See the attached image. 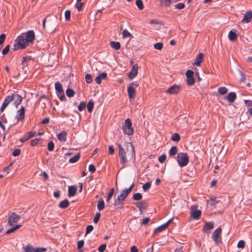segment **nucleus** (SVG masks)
Masks as SVG:
<instances>
[{"instance_id":"obj_59","label":"nucleus","mask_w":252,"mask_h":252,"mask_svg":"<svg viewBox=\"0 0 252 252\" xmlns=\"http://www.w3.org/2000/svg\"><path fill=\"white\" fill-rule=\"evenodd\" d=\"M40 140V139H38V138H36V139L32 140L31 141V146L34 147V146L37 145Z\"/></svg>"},{"instance_id":"obj_44","label":"nucleus","mask_w":252,"mask_h":252,"mask_svg":"<svg viewBox=\"0 0 252 252\" xmlns=\"http://www.w3.org/2000/svg\"><path fill=\"white\" fill-rule=\"evenodd\" d=\"M122 34L124 38L130 37L131 34L126 29H124L122 32Z\"/></svg>"},{"instance_id":"obj_9","label":"nucleus","mask_w":252,"mask_h":252,"mask_svg":"<svg viewBox=\"0 0 252 252\" xmlns=\"http://www.w3.org/2000/svg\"><path fill=\"white\" fill-rule=\"evenodd\" d=\"M221 228H217L213 233L212 238L217 245H219L221 243V239L220 236Z\"/></svg>"},{"instance_id":"obj_43","label":"nucleus","mask_w":252,"mask_h":252,"mask_svg":"<svg viewBox=\"0 0 252 252\" xmlns=\"http://www.w3.org/2000/svg\"><path fill=\"white\" fill-rule=\"evenodd\" d=\"M132 198L134 200H140L142 198V195L140 193H136L133 195Z\"/></svg>"},{"instance_id":"obj_6","label":"nucleus","mask_w":252,"mask_h":252,"mask_svg":"<svg viewBox=\"0 0 252 252\" xmlns=\"http://www.w3.org/2000/svg\"><path fill=\"white\" fill-rule=\"evenodd\" d=\"M198 206L196 205H193L190 207V216L195 220H198L201 215V211L197 209Z\"/></svg>"},{"instance_id":"obj_39","label":"nucleus","mask_w":252,"mask_h":252,"mask_svg":"<svg viewBox=\"0 0 252 252\" xmlns=\"http://www.w3.org/2000/svg\"><path fill=\"white\" fill-rule=\"evenodd\" d=\"M171 140L175 142H178L180 140V136L178 133H175L172 135Z\"/></svg>"},{"instance_id":"obj_50","label":"nucleus","mask_w":252,"mask_h":252,"mask_svg":"<svg viewBox=\"0 0 252 252\" xmlns=\"http://www.w3.org/2000/svg\"><path fill=\"white\" fill-rule=\"evenodd\" d=\"M86 104L85 102L82 101L80 102L79 105L78 106V109L79 111H82L85 109Z\"/></svg>"},{"instance_id":"obj_32","label":"nucleus","mask_w":252,"mask_h":252,"mask_svg":"<svg viewBox=\"0 0 252 252\" xmlns=\"http://www.w3.org/2000/svg\"><path fill=\"white\" fill-rule=\"evenodd\" d=\"M111 47L116 50H119L121 48V44L119 42L111 41L110 43Z\"/></svg>"},{"instance_id":"obj_60","label":"nucleus","mask_w":252,"mask_h":252,"mask_svg":"<svg viewBox=\"0 0 252 252\" xmlns=\"http://www.w3.org/2000/svg\"><path fill=\"white\" fill-rule=\"evenodd\" d=\"M83 3L81 1H77L75 4V6L77 10L79 11L81 10Z\"/></svg>"},{"instance_id":"obj_38","label":"nucleus","mask_w":252,"mask_h":252,"mask_svg":"<svg viewBox=\"0 0 252 252\" xmlns=\"http://www.w3.org/2000/svg\"><path fill=\"white\" fill-rule=\"evenodd\" d=\"M94 106V103L93 100L89 101L87 104V109L89 112L91 113L93 111Z\"/></svg>"},{"instance_id":"obj_37","label":"nucleus","mask_w":252,"mask_h":252,"mask_svg":"<svg viewBox=\"0 0 252 252\" xmlns=\"http://www.w3.org/2000/svg\"><path fill=\"white\" fill-rule=\"evenodd\" d=\"M171 0H160V3L161 6L165 7L169 6L171 4Z\"/></svg>"},{"instance_id":"obj_64","label":"nucleus","mask_w":252,"mask_h":252,"mask_svg":"<svg viewBox=\"0 0 252 252\" xmlns=\"http://www.w3.org/2000/svg\"><path fill=\"white\" fill-rule=\"evenodd\" d=\"M106 244H102L101 245H100L98 248V251L99 252H104V251L106 249Z\"/></svg>"},{"instance_id":"obj_57","label":"nucleus","mask_w":252,"mask_h":252,"mask_svg":"<svg viewBox=\"0 0 252 252\" xmlns=\"http://www.w3.org/2000/svg\"><path fill=\"white\" fill-rule=\"evenodd\" d=\"M166 158V156L165 154L161 155L159 158H158V161L160 163H163Z\"/></svg>"},{"instance_id":"obj_11","label":"nucleus","mask_w":252,"mask_h":252,"mask_svg":"<svg viewBox=\"0 0 252 252\" xmlns=\"http://www.w3.org/2000/svg\"><path fill=\"white\" fill-rule=\"evenodd\" d=\"M11 96L12 97V101H13V105L17 108L18 106L22 103V97L16 92L11 94Z\"/></svg>"},{"instance_id":"obj_14","label":"nucleus","mask_w":252,"mask_h":252,"mask_svg":"<svg viewBox=\"0 0 252 252\" xmlns=\"http://www.w3.org/2000/svg\"><path fill=\"white\" fill-rule=\"evenodd\" d=\"M173 220V218H171L170 220H169L166 223L162 224L160 226H158L154 230V233H158L161 232L163 231V230H165L169 224Z\"/></svg>"},{"instance_id":"obj_46","label":"nucleus","mask_w":252,"mask_h":252,"mask_svg":"<svg viewBox=\"0 0 252 252\" xmlns=\"http://www.w3.org/2000/svg\"><path fill=\"white\" fill-rule=\"evenodd\" d=\"M54 147L55 145L54 142L52 141L49 142L47 145L48 150L50 152H52L54 150Z\"/></svg>"},{"instance_id":"obj_5","label":"nucleus","mask_w":252,"mask_h":252,"mask_svg":"<svg viewBox=\"0 0 252 252\" xmlns=\"http://www.w3.org/2000/svg\"><path fill=\"white\" fill-rule=\"evenodd\" d=\"M123 132L128 135L133 134L134 130L132 126V123L130 119H126L125 121V124L122 126Z\"/></svg>"},{"instance_id":"obj_29","label":"nucleus","mask_w":252,"mask_h":252,"mask_svg":"<svg viewBox=\"0 0 252 252\" xmlns=\"http://www.w3.org/2000/svg\"><path fill=\"white\" fill-rule=\"evenodd\" d=\"M228 38L231 41H234L237 39V34L235 32L230 31L228 33Z\"/></svg>"},{"instance_id":"obj_49","label":"nucleus","mask_w":252,"mask_h":252,"mask_svg":"<svg viewBox=\"0 0 252 252\" xmlns=\"http://www.w3.org/2000/svg\"><path fill=\"white\" fill-rule=\"evenodd\" d=\"M86 81L88 84H90L93 81V77L90 74H87L85 75Z\"/></svg>"},{"instance_id":"obj_33","label":"nucleus","mask_w":252,"mask_h":252,"mask_svg":"<svg viewBox=\"0 0 252 252\" xmlns=\"http://www.w3.org/2000/svg\"><path fill=\"white\" fill-rule=\"evenodd\" d=\"M177 152H178L177 147L176 146H172L170 148V149L169 151V155L171 157L174 156L177 154Z\"/></svg>"},{"instance_id":"obj_26","label":"nucleus","mask_w":252,"mask_h":252,"mask_svg":"<svg viewBox=\"0 0 252 252\" xmlns=\"http://www.w3.org/2000/svg\"><path fill=\"white\" fill-rule=\"evenodd\" d=\"M77 189L74 186H71L68 187V195L69 196H73L75 195Z\"/></svg>"},{"instance_id":"obj_54","label":"nucleus","mask_w":252,"mask_h":252,"mask_svg":"<svg viewBox=\"0 0 252 252\" xmlns=\"http://www.w3.org/2000/svg\"><path fill=\"white\" fill-rule=\"evenodd\" d=\"M154 48L157 50H161L163 48V44L161 42H158L154 44Z\"/></svg>"},{"instance_id":"obj_4","label":"nucleus","mask_w":252,"mask_h":252,"mask_svg":"<svg viewBox=\"0 0 252 252\" xmlns=\"http://www.w3.org/2000/svg\"><path fill=\"white\" fill-rule=\"evenodd\" d=\"M138 81H134L127 86V93L130 99H134L136 96L135 89L138 86Z\"/></svg>"},{"instance_id":"obj_34","label":"nucleus","mask_w":252,"mask_h":252,"mask_svg":"<svg viewBox=\"0 0 252 252\" xmlns=\"http://www.w3.org/2000/svg\"><path fill=\"white\" fill-rule=\"evenodd\" d=\"M80 157V155L79 153H78L69 159V162L71 163H75L79 160Z\"/></svg>"},{"instance_id":"obj_35","label":"nucleus","mask_w":252,"mask_h":252,"mask_svg":"<svg viewBox=\"0 0 252 252\" xmlns=\"http://www.w3.org/2000/svg\"><path fill=\"white\" fill-rule=\"evenodd\" d=\"M97 209L100 211L102 210L104 208V202L103 200L101 199L100 200H98V203L97 205Z\"/></svg>"},{"instance_id":"obj_16","label":"nucleus","mask_w":252,"mask_h":252,"mask_svg":"<svg viewBox=\"0 0 252 252\" xmlns=\"http://www.w3.org/2000/svg\"><path fill=\"white\" fill-rule=\"evenodd\" d=\"M25 109L24 106H22L20 109L18 110L15 116V119L17 121H23L25 118Z\"/></svg>"},{"instance_id":"obj_19","label":"nucleus","mask_w":252,"mask_h":252,"mask_svg":"<svg viewBox=\"0 0 252 252\" xmlns=\"http://www.w3.org/2000/svg\"><path fill=\"white\" fill-rule=\"evenodd\" d=\"M252 19V12L251 11H247L244 15L243 19L242 20L243 23H249Z\"/></svg>"},{"instance_id":"obj_17","label":"nucleus","mask_w":252,"mask_h":252,"mask_svg":"<svg viewBox=\"0 0 252 252\" xmlns=\"http://www.w3.org/2000/svg\"><path fill=\"white\" fill-rule=\"evenodd\" d=\"M139 66L138 64L136 63L134 64L132 66L131 70H130L129 74H128V78L129 79H132L134 77H136L138 73Z\"/></svg>"},{"instance_id":"obj_22","label":"nucleus","mask_w":252,"mask_h":252,"mask_svg":"<svg viewBox=\"0 0 252 252\" xmlns=\"http://www.w3.org/2000/svg\"><path fill=\"white\" fill-rule=\"evenodd\" d=\"M107 74L106 72H102L100 73L95 79V81L97 84H99L101 82L102 79H104L107 77Z\"/></svg>"},{"instance_id":"obj_3","label":"nucleus","mask_w":252,"mask_h":252,"mask_svg":"<svg viewBox=\"0 0 252 252\" xmlns=\"http://www.w3.org/2000/svg\"><path fill=\"white\" fill-rule=\"evenodd\" d=\"M177 161L179 166L183 167L187 166L189 162V157L186 153H179L177 157Z\"/></svg>"},{"instance_id":"obj_27","label":"nucleus","mask_w":252,"mask_h":252,"mask_svg":"<svg viewBox=\"0 0 252 252\" xmlns=\"http://www.w3.org/2000/svg\"><path fill=\"white\" fill-rule=\"evenodd\" d=\"M69 203L67 199H65L63 200L60 202L59 204V207L61 209L66 208L69 206Z\"/></svg>"},{"instance_id":"obj_20","label":"nucleus","mask_w":252,"mask_h":252,"mask_svg":"<svg viewBox=\"0 0 252 252\" xmlns=\"http://www.w3.org/2000/svg\"><path fill=\"white\" fill-rule=\"evenodd\" d=\"M36 133V132L31 131L27 133L26 135L23 136L20 139V141L23 143L32 138Z\"/></svg>"},{"instance_id":"obj_31","label":"nucleus","mask_w":252,"mask_h":252,"mask_svg":"<svg viewBox=\"0 0 252 252\" xmlns=\"http://www.w3.org/2000/svg\"><path fill=\"white\" fill-rule=\"evenodd\" d=\"M114 205L118 209H122L123 207V201L117 198L114 201Z\"/></svg>"},{"instance_id":"obj_28","label":"nucleus","mask_w":252,"mask_h":252,"mask_svg":"<svg viewBox=\"0 0 252 252\" xmlns=\"http://www.w3.org/2000/svg\"><path fill=\"white\" fill-rule=\"evenodd\" d=\"M135 205L138 208L139 210H141V209H144L145 210H146L147 207L146 202L144 200L136 202Z\"/></svg>"},{"instance_id":"obj_41","label":"nucleus","mask_w":252,"mask_h":252,"mask_svg":"<svg viewBox=\"0 0 252 252\" xmlns=\"http://www.w3.org/2000/svg\"><path fill=\"white\" fill-rule=\"evenodd\" d=\"M218 92L220 94H224L227 93L228 89L225 87H220L218 89Z\"/></svg>"},{"instance_id":"obj_2","label":"nucleus","mask_w":252,"mask_h":252,"mask_svg":"<svg viewBox=\"0 0 252 252\" xmlns=\"http://www.w3.org/2000/svg\"><path fill=\"white\" fill-rule=\"evenodd\" d=\"M58 19L56 16H49L43 21V27L48 32H53L58 26Z\"/></svg>"},{"instance_id":"obj_42","label":"nucleus","mask_w":252,"mask_h":252,"mask_svg":"<svg viewBox=\"0 0 252 252\" xmlns=\"http://www.w3.org/2000/svg\"><path fill=\"white\" fill-rule=\"evenodd\" d=\"M151 182H148L144 184L142 186V189L145 192H146L150 189V188H151Z\"/></svg>"},{"instance_id":"obj_13","label":"nucleus","mask_w":252,"mask_h":252,"mask_svg":"<svg viewBox=\"0 0 252 252\" xmlns=\"http://www.w3.org/2000/svg\"><path fill=\"white\" fill-rule=\"evenodd\" d=\"M20 218V216L15 213H12L8 219V224L10 226H13L17 222Z\"/></svg>"},{"instance_id":"obj_25","label":"nucleus","mask_w":252,"mask_h":252,"mask_svg":"<svg viewBox=\"0 0 252 252\" xmlns=\"http://www.w3.org/2000/svg\"><path fill=\"white\" fill-rule=\"evenodd\" d=\"M236 97V94L235 92H231L228 94L226 99H227L229 102L232 103L235 100Z\"/></svg>"},{"instance_id":"obj_51","label":"nucleus","mask_w":252,"mask_h":252,"mask_svg":"<svg viewBox=\"0 0 252 252\" xmlns=\"http://www.w3.org/2000/svg\"><path fill=\"white\" fill-rule=\"evenodd\" d=\"M207 202H209L210 205L214 206L218 202V201L215 198L210 197L209 201L208 200Z\"/></svg>"},{"instance_id":"obj_58","label":"nucleus","mask_w":252,"mask_h":252,"mask_svg":"<svg viewBox=\"0 0 252 252\" xmlns=\"http://www.w3.org/2000/svg\"><path fill=\"white\" fill-rule=\"evenodd\" d=\"M84 244V241L83 240H80L77 243V249L80 250L82 249Z\"/></svg>"},{"instance_id":"obj_18","label":"nucleus","mask_w":252,"mask_h":252,"mask_svg":"<svg viewBox=\"0 0 252 252\" xmlns=\"http://www.w3.org/2000/svg\"><path fill=\"white\" fill-rule=\"evenodd\" d=\"M12 97L11 96V94L7 95L6 97L5 98L3 103L2 104L0 108V112H2L4 109L6 108V107L11 102Z\"/></svg>"},{"instance_id":"obj_8","label":"nucleus","mask_w":252,"mask_h":252,"mask_svg":"<svg viewBox=\"0 0 252 252\" xmlns=\"http://www.w3.org/2000/svg\"><path fill=\"white\" fill-rule=\"evenodd\" d=\"M194 72L191 70H188L186 73L187 78V84L190 86L195 83V79L193 77Z\"/></svg>"},{"instance_id":"obj_40","label":"nucleus","mask_w":252,"mask_h":252,"mask_svg":"<svg viewBox=\"0 0 252 252\" xmlns=\"http://www.w3.org/2000/svg\"><path fill=\"white\" fill-rule=\"evenodd\" d=\"M66 94L68 97H72L74 95V92L72 89L68 88L66 90Z\"/></svg>"},{"instance_id":"obj_47","label":"nucleus","mask_w":252,"mask_h":252,"mask_svg":"<svg viewBox=\"0 0 252 252\" xmlns=\"http://www.w3.org/2000/svg\"><path fill=\"white\" fill-rule=\"evenodd\" d=\"M114 189L113 188H111L110 189L109 192L108 193L107 197L106 199V202H108L109 200L111 199L113 193H114Z\"/></svg>"},{"instance_id":"obj_23","label":"nucleus","mask_w":252,"mask_h":252,"mask_svg":"<svg viewBox=\"0 0 252 252\" xmlns=\"http://www.w3.org/2000/svg\"><path fill=\"white\" fill-rule=\"evenodd\" d=\"M67 133L65 131L57 134V137L58 139L61 142H65L66 140Z\"/></svg>"},{"instance_id":"obj_36","label":"nucleus","mask_w":252,"mask_h":252,"mask_svg":"<svg viewBox=\"0 0 252 252\" xmlns=\"http://www.w3.org/2000/svg\"><path fill=\"white\" fill-rule=\"evenodd\" d=\"M59 99L62 101H65L66 100V98L64 95V91L62 93H59L56 94Z\"/></svg>"},{"instance_id":"obj_61","label":"nucleus","mask_w":252,"mask_h":252,"mask_svg":"<svg viewBox=\"0 0 252 252\" xmlns=\"http://www.w3.org/2000/svg\"><path fill=\"white\" fill-rule=\"evenodd\" d=\"M237 247L243 249L245 247V242L243 240H240L237 244Z\"/></svg>"},{"instance_id":"obj_10","label":"nucleus","mask_w":252,"mask_h":252,"mask_svg":"<svg viewBox=\"0 0 252 252\" xmlns=\"http://www.w3.org/2000/svg\"><path fill=\"white\" fill-rule=\"evenodd\" d=\"M134 186V183H132V184L128 189H126L123 190L120 195L118 196L119 200H121L123 201L126 198L127 196L130 193Z\"/></svg>"},{"instance_id":"obj_45","label":"nucleus","mask_w":252,"mask_h":252,"mask_svg":"<svg viewBox=\"0 0 252 252\" xmlns=\"http://www.w3.org/2000/svg\"><path fill=\"white\" fill-rule=\"evenodd\" d=\"M24 250L25 252H34V248L30 245L25 247Z\"/></svg>"},{"instance_id":"obj_53","label":"nucleus","mask_w":252,"mask_h":252,"mask_svg":"<svg viewBox=\"0 0 252 252\" xmlns=\"http://www.w3.org/2000/svg\"><path fill=\"white\" fill-rule=\"evenodd\" d=\"M46 251V249L43 247L34 248V252H44Z\"/></svg>"},{"instance_id":"obj_21","label":"nucleus","mask_w":252,"mask_h":252,"mask_svg":"<svg viewBox=\"0 0 252 252\" xmlns=\"http://www.w3.org/2000/svg\"><path fill=\"white\" fill-rule=\"evenodd\" d=\"M214 223L213 221L206 222L203 229V231L206 233H209L214 227Z\"/></svg>"},{"instance_id":"obj_7","label":"nucleus","mask_w":252,"mask_h":252,"mask_svg":"<svg viewBox=\"0 0 252 252\" xmlns=\"http://www.w3.org/2000/svg\"><path fill=\"white\" fill-rule=\"evenodd\" d=\"M118 146L119 148V156L120 158V162L122 164L125 165L127 162L126 152L121 144H118Z\"/></svg>"},{"instance_id":"obj_63","label":"nucleus","mask_w":252,"mask_h":252,"mask_svg":"<svg viewBox=\"0 0 252 252\" xmlns=\"http://www.w3.org/2000/svg\"><path fill=\"white\" fill-rule=\"evenodd\" d=\"M185 5L183 3H178L175 5L176 8L182 9L185 7Z\"/></svg>"},{"instance_id":"obj_55","label":"nucleus","mask_w":252,"mask_h":252,"mask_svg":"<svg viewBox=\"0 0 252 252\" xmlns=\"http://www.w3.org/2000/svg\"><path fill=\"white\" fill-rule=\"evenodd\" d=\"M94 229V227L92 225H89L86 227V235L88 234L91 232Z\"/></svg>"},{"instance_id":"obj_52","label":"nucleus","mask_w":252,"mask_h":252,"mask_svg":"<svg viewBox=\"0 0 252 252\" xmlns=\"http://www.w3.org/2000/svg\"><path fill=\"white\" fill-rule=\"evenodd\" d=\"M71 12L69 10H66L64 12L65 19L66 21H69L70 19Z\"/></svg>"},{"instance_id":"obj_15","label":"nucleus","mask_w":252,"mask_h":252,"mask_svg":"<svg viewBox=\"0 0 252 252\" xmlns=\"http://www.w3.org/2000/svg\"><path fill=\"white\" fill-rule=\"evenodd\" d=\"M180 85H173L166 90V93L171 94H176L180 91Z\"/></svg>"},{"instance_id":"obj_30","label":"nucleus","mask_w":252,"mask_h":252,"mask_svg":"<svg viewBox=\"0 0 252 252\" xmlns=\"http://www.w3.org/2000/svg\"><path fill=\"white\" fill-rule=\"evenodd\" d=\"M55 88L56 94L63 92L62 85L59 82H57L55 84Z\"/></svg>"},{"instance_id":"obj_1","label":"nucleus","mask_w":252,"mask_h":252,"mask_svg":"<svg viewBox=\"0 0 252 252\" xmlns=\"http://www.w3.org/2000/svg\"><path fill=\"white\" fill-rule=\"evenodd\" d=\"M34 39L35 34L32 30L22 33L15 40L13 50L25 48L29 43H32Z\"/></svg>"},{"instance_id":"obj_62","label":"nucleus","mask_w":252,"mask_h":252,"mask_svg":"<svg viewBox=\"0 0 252 252\" xmlns=\"http://www.w3.org/2000/svg\"><path fill=\"white\" fill-rule=\"evenodd\" d=\"M9 48H10L9 45H7V46H6L5 47V48L3 49H2V55H6L8 52V51L9 50Z\"/></svg>"},{"instance_id":"obj_12","label":"nucleus","mask_w":252,"mask_h":252,"mask_svg":"<svg viewBox=\"0 0 252 252\" xmlns=\"http://www.w3.org/2000/svg\"><path fill=\"white\" fill-rule=\"evenodd\" d=\"M127 151H129L128 153V155L131 157L132 159H135V148L133 145L129 142H126L125 143Z\"/></svg>"},{"instance_id":"obj_48","label":"nucleus","mask_w":252,"mask_h":252,"mask_svg":"<svg viewBox=\"0 0 252 252\" xmlns=\"http://www.w3.org/2000/svg\"><path fill=\"white\" fill-rule=\"evenodd\" d=\"M136 5L140 10H142L144 8V5L142 0H137L136 1Z\"/></svg>"},{"instance_id":"obj_24","label":"nucleus","mask_w":252,"mask_h":252,"mask_svg":"<svg viewBox=\"0 0 252 252\" xmlns=\"http://www.w3.org/2000/svg\"><path fill=\"white\" fill-rule=\"evenodd\" d=\"M204 57V54L202 53H200L197 56L195 59L194 64L197 66H200L201 63L203 61V58Z\"/></svg>"},{"instance_id":"obj_56","label":"nucleus","mask_w":252,"mask_h":252,"mask_svg":"<svg viewBox=\"0 0 252 252\" xmlns=\"http://www.w3.org/2000/svg\"><path fill=\"white\" fill-rule=\"evenodd\" d=\"M100 213H97L94 217V218L93 221L94 223H97L100 219Z\"/></svg>"}]
</instances>
